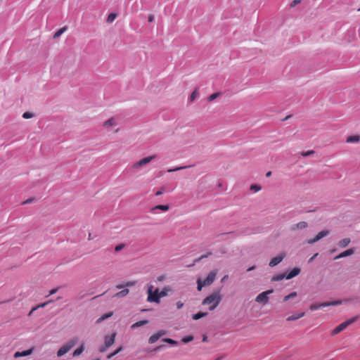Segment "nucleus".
Segmentation results:
<instances>
[{
	"mask_svg": "<svg viewBox=\"0 0 360 360\" xmlns=\"http://www.w3.org/2000/svg\"><path fill=\"white\" fill-rule=\"evenodd\" d=\"M221 300L220 290H217L205 298L202 302V304L210 305L209 309L212 311L219 305Z\"/></svg>",
	"mask_w": 360,
	"mask_h": 360,
	"instance_id": "f257e3e1",
	"label": "nucleus"
},
{
	"mask_svg": "<svg viewBox=\"0 0 360 360\" xmlns=\"http://www.w3.org/2000/svg\"><path fill=\"white\" fill-rule=\"evenodd\" d=\"M217 272L215 271H212L209 273L205 279L201 280L200 278H198L197 281L198 290L201 291L203 287L210 285L214 281Z\"/></svg>",
	"mask_w": 360,
	"mask_h": 360,
	"instance_id": "f03ea898",
	"label": "nucleus"
},
{
	"mask_svg": "<svg viewBox=\"0 0 360 360\" xmlns=\"http://www.w3.org/2000/svg\"><path fill=\"white\" fill-rule=\"evenodd\" d=\"M160 291L158 288L153 290V286L150 285L147 290V301L148 302H155L159 304L160 302V299L162 298L160 297Z\"/></svg>",
	"mask_w": 360,
	"mask_h": 360,
	"instance_id": "7ed1b4c3",
	"label": "nucleus"
},
{
	"mask_svg": "<svg viewBox=\"0 0 360 360\" xmlns=\"http://www.w3.org/2000/svg\"><path fill=\"white\" fill-rule=\"evenodd\" d=\"M78 338H74L65 345H63L58 351L57 356L60 357L68 353L77 342Z\"/></svg>",
	"mask_w": 360,
	"mask_h": 360,
	"instance_id": "20e7f679",
	"label": "nucleus"
},
{
	"mask_svg": "<svg viewBox=\"0 0 360 360\" xmlns=\"http://www.w3.org/2000/svg\"><path fill=\"white\" fill-rule=\"evenodd\" d=\"M358 319V316H354V317H352L342 323H341L340 324H339L338 326H336L332 331L331 333V335H335L339 333H340L341 331H342L344 329H345L348 326H349L350 324L353 323L354 322H355Z\"/></svg>",
	"mask_w": 360,
	"mask_h": 360,
	"instance_id": "39448f33",
	"label": "nucleus"
},
{
	"mask_svg": "<svg viewBox=\"0 0 360 360\" xmlns=\"http://www.w3.org/2000/svg\"><path fill=\"white\" fill-rule=\"evenodd\" d=\"M155 155H150V156H148V157H146L137 162H136L135 163H134L131 166V168L135 170V171H139L141 167L146 165L147 164L150 163L153 160H154L155 158Z\"/></svg>",
	"mask_w": 360,
	"mask_h": 360,
	"instance_id": "423d86ee",
	"label": "nucleus"
},
{
	"mask_svg": "<svg viewBox=\"0 0 360 360\" xmlns=\"http://www.w3.org/2000/svg\"><path fill=\"white\" fill-rule=\"evenodd\" d=\"M342 303V302L341 300H337V301L323 302L321 304H313L309 307V309L311 311H316V310L321 309V307L340 305Z\"/></svg>",
	"mask_w": 360,
	"mask_h": 360,
	"instance_id": "0eeeda50",
	"label": "nucleus"
},
{
	"mask_svg": "<svg viewBox=\"0 0 360 360\" xmlns=\"http://www.w3.org/2000/svg\"><path fill=\"white\" fill-rule=\"evenodd\" d=\"M274 290H268L259 293L255 298V302L257 303L266 304L269 300V295L273 293Z\"/></svg>",
	"mask_w": 360,
	"mask_h": 360,
	"instance_id": "6e6552de",
	"label": "nucleus"
},
{
	"mask_svg": "<svg viewBox=\"0 0 360 360\" xmlns=\"http://www.w3.org/2000/svg\"><path fill=\"white\" fill-rule=\"evenodd\" d=\"M166 334L165 330H160L158 333L153 334L149 338L148 342L150 344H153L156 342L162 335Z\"/></svg>",
	"mask_w": 360,
	"mask_h": 360,
	"instance_id": "1a4fd4ad",
	"label": "nucleus"
},
{
	"mask_svg": "<svg viewBox=\"0 0 360 360\" xmlns=\"http://www.w3.org/2000/svg\"><path fill=\"white\" fill-rule=\"evenodd\" d=\"M285 256V255L284 253H282L280 255L276 256V257H274L273 259H271L269 264V266L274 267V266L278 265L280 262H282V260L283 259Z\"/></svg>",
	"mask_w": 360,
	"mask_h": 360,
	"instance_id": "9d476101",
	"label": "nucleus"
},
{
	"mask_svg": "<svg viewBox=\"0 0 360 360\" xmlns=\"http://www.w3.org/2000/svg\"><path fill=\"white\" fill-rule=\"evenodd\" d=\"M115 337H116V333H112L110 335L105 336V345H106V347H110L114 344L115 340Z\"/></svg>",
	"mask_w": 360,
	"mask_h": 360,
	"instance_id": "9b49d317",
	"label": "nucleus"
},
{
	"mask_svg": "<svg viewBox=\"0 0 360 360\" xmlns=\"http://www.w3.org/2000/svg\"><path fill=\"white\" fill-rule=\"evenodd\" d=\"M34 351V347H32L27 350H25V351H22V352H15L13 356L15 358H19V357H22V356H29L30 354H32Z\"/></svg>",
	"mask_w": 360,
	"mask_h": 360,
	"instance_id": "f8f14e48",
	"label": "nucleus"
},
{
	"mask_svg": "<svg viewBox=\"0 0 360 360\" xmlns=\"http://www.w3.org/2000/svg\"><path fill=\"white\" fill-rule=\"evenodd\" d=\"M354 253V250L353 248H350V249H348V250L341 252L340 254H339L338 255L335 257L334 259H341V258H343L345 257H348V256L353 255Z\"/></svg>",
	"mask_w": 360,
	"mask_h": 360,
	"instance_id": "ddd939ff",
	"label": "nucleus"
},
{
	"mask_svg": "<svg viewBox=\"0 0 360 360\" xmlns=\"http://www.w3.org/2000/svg\"><path fill=\"white\" fill-rule=\"evenodd\" d=\"M300 273V269L298 267L293 268L285 276L287 280L291 279Z\"/></svg>",
	"mask_w": 360,
	"mask_h": 360,
	"instance_id": "4468645a",
	"label": "nucleus"
},
{
	"mask_svg": "<svg viewBox=\"0 0 360 360\" xmlns=\"http://www.w3.org/2000/svg\"><path fill=\"white\" fill-rule=\"evenodd\" d=\"M160 297H164L169 295V292H172V288L170 285L165 286L161 290H160Z\"/></svg>",
	"mask_w": 360,
	"mask_h": 360,
	"instance_id": "2eb2a0df",
	"label": "nucleus"
},
{
	"mask_svg": "<svg viewBox=\"0 0 360 360\" xmlns=\"http://www.w3.org/2000/svg\"><path fill=\"white\" fill-rule=\"evenodd\" d=\"M308 226L307 223L305 221H300L296 224H294L291 227V230L295 231L296 229H304L307 228Z\"/></svg>",
	"mask_w": 360,
	"mask_h": 360,
	"instance_id": "dca6fc26",
	"label": "nucleus"
},
{
	"mask_svg": "<svg viewBox=\"0 0 360 360\" xmlns=\"http://www.w3.org/2000/svg\"><path fill=\"white\" fill-rule=\"evenodd\" d=\"M350 242L351 240L349 238H343L338 242V246L341 248H345L350 243Z\"/></svg>",
	"mask_w": 360,
	"mask_h": 360,
	"instance_id": "f3484780",
	"label": "nucleus"
},
{
	"mask_svg": "<svg viewBox=\"0 0 360 360\" xmlns=\"http://www.w3.org/2000/svg\"><path fill=\"white\" fill-rule=\"evenodd\" d=\"M304 316V312L297 313V314H295L288 316L287 318V321H295V320H297V319H299L303 317Z\"/></svg>",
	"mask_w": 360,
	"mask_h": 360,
	"instance_id": "a211bd4d",
	"label": "nucleus"
},
{
	"mask_svg": "<svg viewBox=\"0 0 360 360\" xmlns=\"http://www.w3.org/2000/svg\"><path fill=\"white\" fill-rule=\"evenodd\" d=\"M360 140V136L358 135L350 136L347 137V143H358Z\"/></svg>",
	"mask_w": 360,
	"mask_h": 360,
	"instance_id": "6ab92c4d",
	"label": "nucleus"
},
{
	"mask_svg": "<svg viewBox=\"0 0 360 360\" xmlns=\"http://www.w3.org/2000/svg\"><path fill=\"white\" fill-rule=\"evenodd\" d=\"M115 120L114 118H110L104 122L103 126L106 128H109L110 127L115 126Z\"/></svg>",
	"mask_w": 360,
	"mask_h": 360,
	"instance_id": "aec40b11",
	"label": "nucleus"
},
{
	"mask_svg": "<svg viewBox=\"0 0 360 360\" xmlns=\"http://www.w3.org/2000/svg\"><path fill=\"white\" fill-rule=\"evenodd\" d=\"M146 323H148V321L147 320L139 321L136 322L135 323L132 324L131 326V328L135 329L136 328H139V327H141V326H142L143 325H146Z\"/></svg>",
	"mask_w": 360,
	"mask_h": 360,
	"instance_id": "412c9836",
	"label": "nucleus"
},
{
	"mask_svg": "<svg viewBox=\"0 0 360 360\" xmlns=\"http://www.w3.org/2000/svg\"><path fill=\"white\" fill-rule=\"evenodd\" d=\"M129 292V289L127 288H125V289H123L122 290L117 292L115 295V297H124L126 296L127 295H128V293Z\"/></svg>",
	"mask_w": 360,
	"mask_h": 360,
	"instance_id": "4be33fe9",
	"label": "nucleus"
},
{
	"mask_svg": "<svg viewBox=\"0 0 360 360\" xmlns=\"http://www.w3.org/2000/svg\"><path fill=\"white\" fill-rule=\"evenodd\" d=\"M113 313L112 312H109V313H107V314H103V316H101L97 321H96V323H99L101 322H102L103 321L111 317L112 316Z\"/></svg>",
	"mask_w": 360,
	"mask_h": 360,
	"instance_id": "5701e85b",
	"label": "nucleus"
},
{
	"mask_svg": "<svg viewBox=\"0 0 360 360\" xmlns=\"http://www.w3.org/2000/svg\"><path fill=\"white\" fill-rule=\"evenodd\" d=\"M208 314L207 312H198L197 314H195L192 316V318L194 320H198L202 317H205Z\"/></svg>",
	"mask_w": 360,
	"mask_h": 360,
	"instance_id": "b1692460",
	"label": "nucleus"
},
{
	"mask_svg": "<svg viewBox=\"0 0 360 360\" xmlns=\"http://www.w3.org/2000/svg\"><path fill=\"white\" fill-rule=\"evenodd\" d=\"M169 206L168 205H157V206L154 207L153 208V210H160L163 212H166L169 210Z\"/></svg>",
	"mask_w": 360,
	"mask_h": 360,
	"instance_id": "393cba45",
	"label": "nucleus"
},
{
	"mask_svg": "<svg viewBox=\"0 0 360 360\" xmlns=\"http://www.w3.org/2000/svg\"><path fill=\"white\" fill-rule=\"evenodd\" d=\"M123 349V347L122 346H120L119 347L115 352H113L112 353H110L109 354L108 356H107V359H112L114 356H115L116 354H117L119 352H120L121 351H122Z\"/></svg>",
	"mask_w": 360,
	"mask_h": 360,
	"instance_id": "a878e982",
	"label": "nucleus"
},
{
	"mask_svg": "<svg viewBox=\"0 0 360 360\" xmlns=\"http://www.w3.org/2000/svg\"><path fill=\"white\" fill-rule=\"evenodd\" d=\"M84 345H82L79 347H78L77 349H76L74 352H73V356H77L79 355H80L83 352H84Z\"/></svg>",
	"mask_w": 360,
	"mask_h": 360,
	"instance_id": "bb28decb",
	"label": "nucleus"
},
{
	"mask_svg": "<svg viewBox=\"0 0 360 360\" xmlns=\"http://www.w3.org/2000/svg\"><path fill=\"white\" fill-rule=\"evenodd\" d=\"M191 167V165L182 166V167H176L173 168V169H167V172H176V171H179V170H181V169H186V168H188V167Z\"/></svg>",
	"mask_w": 360,
	"mask_h": 360,
	"instance_id": "cd10ccee",
	"label": "nucleus"
},
{
	"mask_svg": "<svg viewBox=\"0 0 360 360\" xmlns=\"http://www.w3.org/2000/svg\"><path fill=\"white\" fill-rule=\"evenodd\" d=\"M328 234H329V231L327 230H324V231L319 232L316 235V237L319 238V240H321V238L327 236Z\"/></svg>",
	"mask_w": 360,
	"mask_h": 360,
	"instance_id": "c85d7f7f",
	"label": "nucleus"
},
{
	"mask_svg": "<svg viewBox=\"0 0 360 360\" xmlns=\"http://www.w3.org/2000/svg\"><path fill=\"white\" fill-rule=\"evenodd\" d=\"M297 294L296 292H291L290 294H289L283 297V301L285 302V301L289 300L291 298H294L297 296Z\"/></svg>",
	"mask_w": 360,
	"mask_h": 360,
	"instance_id": "c756f323",
	"label": "nucleus"
},
{
	"mask_svg": "<svg viewBox=\"0 0 360 360\" xmlns=\"http://www.w3.org/2000/svg\"><path fill=\"white\" fill-rule=\"evenodd\" d=\"M285 276H286V275L281 274L277 275L276 276H274L272 278V281H279L283 280L284 278H285Z\"/></svg>",
	"mask_w": 360,
	"mask_h": 360,
	"instance_id": "7c9ffc66",
	"label": "nucleus"
},
{
	"mask_svg": "<svg viewBox=\"0 0 360 360\" xmlns=\"http://www.w3.org/2000/svg\"><path fill=\"white\" fill-rule=\"evenodd\" d=\"M198 95V91L197 90L193 91L189 97L190 102L193 101L196 98Z\"/></svg>",
	"mask_w": 360,
	"mask_h": 360,
	"instance_id": "2f4dec72",
	"label": "nucleus"
},
{
	"mask_svg": "<svg viewBox=\"0 0 360 360\" xmlns=\"http://www.w3.org/2000/svg\"><path fill=\"white\" fill-rule=\"evenodd\" d=\"M221 94L219 92L212 94L207 98L208 101H212L216 99Z\"/></svg>",
	"mask_w": 360,
	"mask_h": 360,
	"instance_id": "473e14b6",
	"label": "nucleus"
},
{
	"mask_svg": "<svg viewBox=\"0 0 360 360\" xmlns=\"http://www.w3.org/2000/svg\"><path fill=\"white\" fill-rule=\"evenodd\" d=\"M163 341L172 345H176L178 344L176 340L171 338H165L163 339Z\"/></svg>",
	"mask_w": 360,
	"mask_h": 360,
	"instance_id": "72a5a7b5",
	"label": "nucleus"
},
{
	"mask_svg": "<svg viewBox=\"0 0 360 360\" xmlns=\"http://www.w3.org/2000/svg\"><path fill=\"white\" fill-rule=\"evenodd\" d=\"M115 18H116V14H115V13H110V14L108 16L107 21H108V22H112L115 20Z\"/></svg>",
	"mask_w": 360,
	"mask_h": 360,
	"instance_id": "f704fd0d",
	"label": "nucleus"
},
{
	"mask_svg": "<svg viewBox=\"0 0 360 360\" xmlns=\"http://www.w3.org/2000/svg\"><path fill=\"white\" fill-rule=\"evenodd\" d=\"M65 30H66V27H63V28L60 29L59 30H58L54 34V38H57V37H60L65 32Z\"/></svg>",
	"mask_w": 360,
	"mask_h": 360,
	"instance_id": "c9c22d12",
	"label": "nucleus"
},
{
	"mask_svg": "<svg viewBox=\"0 0 360 360\" xmlns=\"http://www.w3.org/2000/svg\"><path fill=\"white\" fill-rule=\"evenodd\" d=\"M33 116H34L33 113H32L30 112H25L22 115V117L24 119H30V118H32Z\"/></svg>",
	"mask_w": 360,
	"mask_h": 360,
	"instance_id": "e433bc0d",
	"label": "nucleus"
},
{
	"mask_svg": "<svg viewBox=\"0 0 360 360\" xmlns=\"http://www.w3.org/2000/svg\"><path fill=\"white\" fill-rule=\"evenodd\" d=\"M314 153V150H308L306 152L301 153V155L303 157H307Z\"/></svg>",
	"mask_w": 360,
	"mask_h": 360,
	"instance_id": "4c0bfd02",
	"label": "nucleus"
},
{
	"mask_svg": "<svg viewBox=\"0 0 360 360\" xmlns=\"http://www.w3.org/2000/svg\"><path fill=\"white\" fill-rule=\"evenodd\" d=\"M193 340V337L192 335H188L186 337H184L182 340L185 343H188Z\"/></svg>",
	"mask_w": 360,
	"mask_h": 360,
	"instance_id": "58836bf2",
	"label": "nucleus"
},
{
	"mask_svg": "<svg viewBox=\"0 0 360 360\" xmlns=\"http://www.w3.org/2000/svg\"><path fill=\"white\" fill-rule=\"evenodd\" d=\"M250 189L252 191H254L255 192H257V191H260L261 187L257 185H252V186H251Z\"/></svg>",
	"mask_w": 360,
	"mask_h": 360,
	"instance_id": "ea45409f",
	"label": "nucleus"
},
{
	"mask_svg": "<svg viewBox=\"0 0 360 360\" xmlns=\"http://www.w3.org/2000/svg\"><path fill=\"white\" fill-rule=\"evenodd\" d=\"M302 0H293L291 3H290V7L293 8L295 7L296 5H297L298 4H300Z\"/></svg>",
	"mask_w": 360,
	"mask_h": 360,
	"instance_id": "a19ab883",
	"label": "nucleus"
},
{
	"mask_svg": "<svg viewBox=\"0 0 360 360\" xmlns=\"http://www.w3.org/2000/svg\"><path fill=\"white\" fill-rule=\"evenodd\" d=\"M108 348H109V347H106V345L104 344V345L101 346L99 348V352H101V353H103V352H105L107 350Z\"/></svg>",
	"mask_w": 360,
	"mask_h": 360,
	"instance_id": "79ce46f5",
	"label": "nucleus"
},
{
	"mask_svg": "<svg viewBox=\"0 0 360 360\" xmlns=\"http://www.w3.org/2000/svg\"><path fill=\"white\" fill-rule=\"evenodd\" d=\"M124 244H120V245H117L115 248V252L120 251L124 248Z\"/></svg>",
	"mask_w": 360,
	"mask_h": 360,
	"instance_id": "37998d69",
	"label": "nucleus"
},
{
	"mask_svg": "<svg viewBox=\"0 0 360 360\" xmlns=\"http://www.w3.org/2000/svg\"><path fill=\"white\" fill-rule=\"evenodd\" d=\"M165 189H164V187H162L159 191H158L156 193H155V195L158 196V195H160L163 193Z\"/></svg>",
	"mask_w": 360,
	"mask_h": 360,
	"instance_id": "c03bdc74",
	"label": "nucleus"
},
{
	"mask_svg": "<svg viewBox=\"0 0 360 360\" xmlns=\"http://www.w3.org/2000/svg\"><path fill=\"white\" fill-rule=\"evenodd\" d=\"M183 307H184V303L183 302H181V301H178L176 302V307H177V309H181Z\"/></svg>",
	"mask_w": 360,
	"mask_h": 360,
	"instance_id": "a18cd8bd",
	"label": "nucleus"
},
{
	"mask_svg": "<svg viewBox=\"0 0 360 360\" xmlns=\"http://www.w3.org/2000/svg\"><path fill=\"white\" fill-rule=\"evenodd\" d=\"M134 285H135V281H129L125 283L124 286L129 287V286H133Z\"/></svg>",
	"mask_w": 360,
	"mask_h": 360,
	"instance_id": "49530a36",
	"label": "nucleus"
},
{
	"mask_svg": "<svg viewBox=\"0 0 360 360\" xmlns=\"http://www.w3.org/2000/svg\"><path fill=\"white\" fill-rule=\"evenodd\" d=\"M34 198H29V199H27V200H25V201L22 202V204H23V205H25V204L31 203L32 202H33V201H34Z\"/></svg>",
	"mask_w": 360,
	"mask_h": 360,
	"instance_id": "de8ad7c7",
	"label": "nucleus"
},
{
	"mask_svg": "<svg viewBox=\"0 0 360 360\" xmlns=\"http://www.w3.org/2000/svg\"><path fill=\"white\" fill-rule=\"evenodd\" d=\"M49 302H44V303L40 304H39L38 306H37L36 307H37V309H38V308H41H41H42V307H46V306Z\"/></svg>",
	"mask_w": 360,
	"mask_h": 360,
	"instance_id": "09e8293b",
	"label": "nucleus"
},
{
	"mask_svg": "<svg viewBox=\"0 0 360 360\" xmlns=\"http://www.w3.org/2000/svg\"><path fill=\"white\" fill-rule=\"evenodd\" d=\"M155 19V17L153 14L148 15V22H152Z\"/></svg>",
	"mask_w": 360,
	"mask_h": 360,
	"instance_id": "8fccbe9b",
	"label": "nucleus"
},
{
	"mask_svg": "<svg viewBox=\"0 0 360 360\" xmlns=\"http://www.w3.org/2000/svg\"><path fill=\"white\" fill-rule=\"evenodd\" d=\"M57 291H58V288L52 289L49 291V295H52L55 294Z\"/></svg>",
	"mask_w": 360,
	"mask_h": 360,
	"instance_id": "3c124183",
	"label": "nucleus"
},
{
	"mask_svg": "<svg viewBox=\"0 0 360 360\" xmlns=\"http://www.w3.org/2000/svg\"><path fill=\"white\" fill-rule=\"evenodd\" d=\"M307 243L308 244H313V243H315L316 242H315V240H314V238H310V239H308V240H307Z\"/></svg>",
	"mask_w": 360,
	"mask_h": 360,
	"instance_id": "603ef678",
	"label": "nucleus"
},
{
	"mask_svg": "<svg viewBox=\"0 0 360 360\" xmlns=\"http://www.w3.org/2000/svg\"><path fill=\"white\" fill-rule=\"evenodd\" d=\"M165 276H160L158 278V281H160V282L163 281L165 280Z\"/></svg>",
	"mask_w": 360,
	"mask_h": 360,
	"instance_id": "864d4df0",
	"label": "nucleus"
},
{
	"mask_svg": "<svg viewBox=\"0 0 360 360\" xmlns=\"http://www.w3.org/2000/svg\"><path fill=\"white\" fill-rule=\"evenodd\" d=\"M37 309V307H34L30 311V313L28 314V316H31L32 314V313Z\"/></svg>",
	"mask_w": 360,
	"mask_h": 360,
	"instance_id": "5fc2aeb1",
	"label": "nucleus"
},
{
	"mask_svg": "<svg viewBox=\"0 0 360 360\" xmlns=\"http://www.w3.org/2000/svg\"><path fill=\"white\" fill-rule=\"evenodd\" d=\"M318 255V253H316L312 257H311L309 260V262H311L314 260V259Z\"/></svg>",
	"mask_w": 360,
	"mask_h": 360,
	"instance_id": "6e6d98bb",
	"label": "nucleus"
},
{
	"mask_svg": "<svg viewBox=\"0 0 360 360\" xmlns=\"http://www.w3.org/2000/svg\"><path fill=\"white\" fill-rule=\"evenodd\" d=\"M207 256H208V255H202L198 260H200V259H203L205 257H207Z\"/></svg>",
	"mask_w": 360,
	"mask_h": 360,
	"instance_id": "4d7b16f0",
	"label": "nucleus"
},
{
	"mask_svg": "<svg viewBox=\"0 0 360 360\" xmlns=\"http://www.w3.org/2000/svg\"><path fill=\"white\" fill-rule=\"evenodd\" d=\"M271 175V172H268L266 174V176L267 177L270 176Z\"/></svg>",
	"mask_w": 360,
	"mask_h": 360,
	"instance_id": "13d9d810",
	"label": "nucleus"
},
{
	"mask_svg": "<svg viewBox=\"0 0 360 360\" xmlns=\"http://www.w3.org/2000/svg\"><path fill=\"white\" fill-rule=\"evenodd\" d=\"M255 269V266H252L248 269V271H250Z\"/></svg>",
	"mask_w": 360,
	"mask_h": 360,
	"instance_id": "bf43d9fd",
	"label": "nucleus"
},
{
	"mask_svg": "<svg viewBox=\"0 0 360 360\" xmlns=\"http://www.w3.org/2000/svg\"><path fill=\"white\" fill-rule=\"evenodd\" d=\"M314 240H315L316 243L319 240L316 236L314 238Z\"/></svg>",
	"mask_w": 360,
	"mask_h": 360,
	"instance_id": "052dcab7",
	"label": "nucleus"
},
{
	"mask_svg": "<svg viewBox=\"0 0 360 360\" xmlns=\"http://www.w3.org/2000/svg\"><path fill=\"white\" fill-rule=\"evenodd\" d=\"M228 277V276H224V278L221 279V281H224L226 280V278Z\"/></svg>",
	"mask_w": 360,
	"mask_h": 360,
	"instance_id": "680f3d73",
	"label": "nucleus"
},
{
	"mask_svg": "<svg viewBox=\"0 0 360 360\" xmlns=\"http://www.w3.org/2000/svg\"><path fill=\"white\" fill-rule=\"evenodd\" d=\"M122 287H123V285H118L117 286V288H119V289H120V288H122Z\"/></svg>",
	"mask_w": 360,
	"mask_h": 360,
	"instance_id": "e2e57ef3",
	"label": "nucleus"
},
{
	"mask_svg": "<svg viewBox=\"0 0 360 360\" xmlns=\"http://www.w3.org/2000/svg\"><path fill=\"white\" fill-rule=\"evenodd\" d=\"M91 233H89V240H91Z\"/></svg>",
	"mask_w": 360,
	"mask_h": 360,
	"instance_id": "0e129e2a",
	"label": "nucleus"
},
{
	"mask_svg": "<svg viewBox=\"0 0 360 360\" xmlns=\"http://www.w3.org/2000/svg\"><path fill=\"white\" fill-rule=\"evenodd\" d=\"M358 11H360V8H359Z\"/></svg>",
	"mask_w": 360,
	"mask_h": 360,
	"instance_id": "69168bd1",
	"label": "nucleus"
},
{
	"mask_svg": "<svg viewBox=\"0 0 360 360\" xmlns=\"http://www.w3.org/2000/svg\"><path fill=\"white\" fill-rule=\"evenodd\" d=\"M217 360H219V359H217Z\"/></svg>",
	"mask_w": 360,
	"mask_h": 360,
	"instance_id": "338daca9",
	"label": "nucleus"
},
{
	"mask_svg": "<svg viewBox=\"0 0 360 360\" xmlns=\"http://www.w3.org/2000/svg\"><path fill=\"white\" fill-rule=\"evenodd\" d=\"M217 360H219V359H217Z\"/></svg>",
	"mask_w": 360,
	"mask_h": 360,
	"instance_id": "774afa93",
	"label": "nucleus"
}]
</instances>
